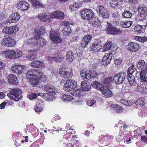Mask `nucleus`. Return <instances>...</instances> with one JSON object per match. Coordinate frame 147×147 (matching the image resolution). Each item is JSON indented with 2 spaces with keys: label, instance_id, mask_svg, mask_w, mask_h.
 I'll use <instances>...</instances> for the list:
<instances>
[{
  "label": "nucleus",
  "instance_id": "obj_1",
  "mask_svg": "<svg viewBox=\"0 0 147 147\" xmlns=\"http://www.w3.org/2000/svg\"><path fill=\"white\" fill-rule=\"evenodd\" d=\"M43 89L49 92L48 93L43 94L42 97L44 99L49 101H52L55 99L56 95L59 92L57 88L53 85L47 84L44 86Z\"/></svg>",
  "mask_w": 147,
  "mask_h": 147
},
{
  "label": "nucleus",
  "instance_id": "obj_2",
  "mask_svg": "<svg viewBox=\"0 0 147 147\" xmlns=\"http://www.w3.org/2000/svg\"><path fill=\"white\" fill-rule=\"evenodd\" d=\"M77 82L73 80H67L64 84L63 88L67 92L71 91L77 86Z\"/></svg>",
  "mask_w": 147,
  "mask_h": 147
},
{
  "label": "nucleus",
  "instance_id": "obj_3",
  "mask_svg": "<svg viewBox=\"0 0 147 147\" xmlns=\"http://www.w3.org/2000/svg\"><path fill=\"white\" fill-rule=\"evenodd\" d=\"M22 93V91L18 88L12 89L7 94V96L11 99L15 101H18L19 96Z\"/></svg>",
  "mask_w": 147,
  "mask_h": 147
},
{
  "label": "nucleus",
  "instance_id": "obj_4",
  "mask_svg": "<svg viewBox=\"0 0 147 147\" xmlns=\"http://www.w3.org/2000/svg\"><path fill=\"white\" fill-rule=\"evenodd\" d=\"M16 44L15 40L11 37H4L1 41V45L7 47H13Z\"/></svg>",
  "mask_w": 147,
  "mask_h": 147
},
{
  "label": "nucleus",
  "instance_id": "obj_5",
  "mask_svg": "<svg viewBox=\"0 0 147 147\" xmlns=\"http://www.w3.org/2000/svg\"><path fill=\"white\" fill-rule=\"evenodd\" d=\"M80 14L82 18L84 19L90 20L94 16V13L89 9L82 10Z\"/></svg>",
  "mask_w": 147,
  "mask_h": 147
},
{
  "label": "nucleus",
  "instance_id": "obj_6",
  "mask_svg": "<svg viewBox=\"0 0 147 147\" xmlns=\"http://www.w3.org/2000/svg\"><path fill=\"white\" fill-rule=\"evenodd\" d=\"M18 28L17 25L10 27H6L3 29V32L5 34H14L18 31Z\"/></svg>",
  "mask_w": 147,
  "mask_h": 147
},
{
  "label": "nucleus",
  "instance_id": "obj_7",
  "mask_svg": "<svg viewBox=\"0 0 147 147\" xmlns=\"http://www.w3.org/2000/svg\"><path fill=\"white\" fill-rule=\"evenodd\" d=\"M106 31L108 34L111 35L120 34L122 32L121 30L113 27L111 24L108 23Z\"/></svg>",
  "mask_w": 147,
  "mask_h": 147
},
{
  "label": "nucleus",
  "instance_id": "obj_8",
  "mask_svg": "<svg viewBox=\"0 0 147 147\" xmlns=\"http://www.w3.org/2000/svg\"><path fill=\"white\" fill-rule=\"evenodd\" d=\"M126 77V74L124 72H121L117 74L113 78L114 82L116 84L122 83Z\"/></svg>",
  "mask_w": 147,
  "mask_h": 147
},
{
  "label": "nucleus",
  "instance_id": "obj_9",
  "mask_svg": "<svg viewBox=\"0 0 147 147\" xmlns=\"http://www.w3.org/2000/svg\"><path fill=\"white\" fill-rule=\"evenodd\" d=\"M96 10L99 16L104 18H106L109 16L108 12L102 5H99L98 6Z\"/></svg>",
  "mask_w": 147,
  "mask_h": 147
},
{
  "label": "nucleus",
  "instance_id": "obj_10",
  "mask_svg": "<svg viewBox=\"0 0 147 147\" xmlns=\"http://www.w3.org/2000/svg\"><path fill=\"white\" fill-rule=\"evenodd\" d=\"M36 42L33 45L34 47L36 48H42L45 45L47 42L44 38L40 37H38V38L36 37Z\"/></svg>",
  "mask_w": 147,
  "mask_h": 147
},
{
  "label": "nucleus",
  "instance_id": "obj_11",
  "mask_svg": "<svg viewBox=\"0 0 147 147\" xmlns=\"http://www.w3.org/2000/svg\"><path fill=\"white\" fill-rule=\"evenodd\" d=\"M50 39L53 43H59L62 41V39L55 32L51 30L50 33Z\"/></svg>",
  "mask_w": 147,
  "mask_h": 147
},
{
  "label": "nucleus",
  "instance_id": "obj_12",
  "mask_svg": "<svg viewBox=\"0 0 147 147\" xmlns=\"http://www.w3.org/2000/svg\"><path fill=\"white\" fill-rule=\"evenodd\" d=\"M15 50H8L2 52L1 54L6 58L13 59L16 58Z\"/></svg>",
  "mask_w": 147,
  "mask_h": 147
},
{
  "label": "nucleus",
  "instance_id": "obj_13",
  "mask_svg": "<svg viewBox=\"0 0 147 147\" xmlns=\"http://www.w3.org/2000/svg\"><path fill=\"white\" fill-rule=\"evenodd\" d=\"M113 55L111 53H106L103 57L101 62L102 64L104 66H106L109 63L112 59Z\"/></svg>",
  "mask_w": 147,
  "mask_h": 147
},
{
  "label": "nucleus",
  "instance_id": "obj_14",
  "mask_svg": "<svg viewBox=\"0 0 147 147\" xmlns=\"http://www.w3.org/2000/svg\"><path fill=\"white\" fill-rule=\"evenodd\" d=\"M139 45L137 43L134 42H130L127 46V50L131 52H135L138 50Z\"/></svg>",
  "mask_w": 147,
  "mask_h": 147
},
{
  "label": "nucleus",
  "instance_id": "obj_15",
  "mask_svg": "<svg viewBox=\"0 0 147 147\" xmlns=\"http://www.w3.org/2000/svg\"><path fill=\"white\" fill-rule=\"evenodd\" d=\"M33 69L28 71L26 74L27 78L34 85H37L39 83V80L37 79H34V78L32 77L33 75Z\"/></svg>",
  "mask_w": 147,
  "mask_h": 147
},
{
  "label": "nucleus",
  "instance_id": "obj_16",
  "mask_svg": "<svg viewBox=\"0 0 147 147\" xmlns=\"http://www.w3.org/2000/svg\"><path fill=\"white\" fill-rule=\"evenodd\" d=\"M17 6L18 9L23 11H26L30 8L29 4L25 1L19 2Z\"/></svg>",
  "mask_w": 147,
  "mask_h": 147
},
{
  "label": "nucleus",
  "instance_id": "obj_17",
  "mask_svg": "<svg viewBox=\"0 0 147 147\" xmlns=\"http://www.w3.org/2000/svg\"><path fill=\"white\" fill-rule=\"evenodd\" d=\"M20 18V16L18 13H13L6 20V23H11L18 21Z\"/></svg>",
  "mask_w": 147,
  "mask_h": 147
},
{
  "label": "nucleus",
  "instance_id": "obj_18",
  "mask_svg": "<svg viewBox=\"0 0 147 147\" xmlns=\"http://www.w3.org/2000/svg\"><path fill=\"white\" fill-rule=\"evenodd\" d=\"M51 16L53 18H55L59 20L63 19L65 17L64 13L61 11H55L51 13Z\"/></svg>",
  "mask_w": 147,
  "mask_h": 147
},
{
  "label": "nucleus",
  "instance_id": "obj_19",
  "mask_svg": "<svg viewBox=\"0 0 147 147\" xmlns=\"http://www.w3.org/2000/svg\"><path fill=\"white\" fill-rule=\"evenodd\" d=\"M38 19L41 21L45 22L48 21L51 22L52 20V18L51 15H45L44 14L39 15L37 16Z\"/></svg>",
  "mask_w": 147,
  "mask_h": 147
},
{
  "label": "nucleus",
  "instance_id": "obj_20",
  "mask_svg": "<svg viewBox=\"0 0 147 147\" xmlns=\"http://www.w3.org/2000/svg\"><path fill=\"white\" fill-rule=\"evenodd\" d=\"M9 82L11 84L16 85L18 83V81L17 77L13 74H11L7 77Z\"/></svg>",
  "mask_w": 147,
  "mask_h": 147
},
{
  "label": "nucleus",
  "instance_id": "obj_21",
  "mask_svg": "<svg viewBox=\"0 0 147 147\" xmlns=\"http://www.w3.org/2000/svg\"><path fill=\"white\" fill-rule=\"evenodd\" d=\"M92 36L90 35L85 36L82 39L81 45L83 47H85L90 42L92 39Z\"/></svg>",
  "mask_w": 147,
  "mask_h": 147
},
{
  "label": "nucleus",
  "instance_id": "obj_22",
  "mask_svg": "<svg viewBox=\"0 0 147 147\" xmlns=\"http://www.w3.org/2000/svg\"><path fill=\"white\" fill-rule=\"evenodd\" d=\"M30 65L32 67L37 68H42L45 67V65L43 62L38 60L32 62Z\"/></svg>",
  "mask_w": 147,
  "mask_h": 147
},
{
  "label": "nucleus",
  "instance_id": "obj_23",
  "mask_svg": "<svg viewBox=\"0 0 147 147\" xmlns=\"http://www.w3.org/2000/svg\"><path fill=\"white\" fill-rule=\"evenodd\" d=\"M108 88L105 86L102 90L101 91L102 94L106 98L111 97L113 95L112 92Z\"/></svg>",
  "mask_w": 147,
  "mask_h": 147
},
{
  "label": "nucleus",
  "instance_id": "obj_24",
  "mask_svg": "<svg viewBox=\"0 0 147 147\" xmlns=\"http://www.w3.org/2000/svg\"><path fill=\"white\" fill-rule=\"evenodd\" d=\"M71 71V70L70 72L68 71L67 70L65 69L63 71H60L59 74L63 77L67 78H71L73 75Z\"/></svg>",
  "mask_w": 147,
  "mask_h": 147
},
{
  "label": "nucleus",
  "instance_id": "obj_25",
  "mask_svg": "<svg viewBox=\"0 0 147 147\" xmlns=\"http://www.w3.org/2000/svg\"><path fill=\"white\" fill-rule=\"evenodd\" d=\"M43 105L42 100L41 99L39 100L35 107L34 109L36 113H38L39 112L42 111Z\"/></svg>",
  "mask_w": 147,
  "mask_h": 147
},
{
  "label": "nucleus",
  "instance_id": "obj_26",
  "mask_svg": "<svg viewBox=\"0 0 147 147\" xmlns=\"http://www.w3.org/2000/svg\"><path fill=\"white\" fill-rule=\"evenodd\" d=\"M91 88V85L87 82L82 81L81 83V88L82 91H88Z\"/></svg>",
  "mask_w": 147,
  "mask_h": 147
},
{
  "label": "nucleus",
  "instance_id": "obj_27",
  "mask_svg": "<svg viewBox=\"0 0 147 147\" xmlns=\"http://www.w3.org/2000/svg\"><path fill=\"white\" fill-rule=\"evenodd\" d=\"M80 76L82 79L86 82L88 80H89L91 78L90 74L85 72L84 71L82 70L80 72Z\"/></svg>",
  "mask_w": 147,
  "mask_h": 147
},
{
  "label": "nucleus",
  "instance_id": "obj_28",
  "mask_svg": "<svg viewBox=\"0 0 147 147\" xmlns=\"http://www.w3.org/2000/svg\"><path fill=\"white\" fill-rule=\"evenodd\" d=\"M92 85L93 87L100 91L102 90L104 87L102 84L97 81L92 83Z\"/></svg>",
  "mask_w": 147,
  "mask_h": 147
},
{
  "label": "nucleus",
  "instance_id": "obj_29",
  "mask_svg": "<svg viewBox=\"0 0 147 147\" xmlns=\"http://www.w3.org/2000/svg\"><path fill=\"white\" fill-rule=\"evenodd\" d=\"M90 21V24L95 27H98L100 24V21L97 18L93 17Z\"/></svg>",
  "mask_w": 147,
  "mask_h": 147
},
{
  "label": "nucleus",
  "instance_id": "obj_30",
  "mask_svg": "<svg viewBox=\"0 0 147 147\" xmlns=\"http://www.w3.org/2000/svg\"><path fill=\"white\" fill-rule=\"evenodd\" d=\"M147 73V71L144 70L141 71L140 73V79L141 82L146 81L147 83V76L146 77Z\"/></svg>",
  "mask_w": 147,
  "mask_h": 147
},
{
  "label": "nucleus",
  "instance_id": "obj_31",
  "mask_svg": "<svg viewBox=\"0 0 147 147\" xmlns=\"http://www.w3.org/2000/svg\"><path fill=\"white\" fill-rule=\"evenodd\" d=\"M82 5V4L81 3H74L70 5L69 8L71 11H76L79 7H80Z\"/></svg>",
  "mask_w": 147,
  "mask_h": 147
},
{
  "label": "nucleus",
  "instance_id": "obj_32",
  "mask_svg": "<svg viewBox=\"0 0 147 147\" xmlns=\"http://www.w3.org/2000/svg\"><path fill=\"white\" fill-rule=\"evenodd\" d=\"M135 103L139 107H142L145 104V100L144 97L139 98L137 99Z\"/></svg>",
  "mask_w": 147,
  "mask_h": 147
},
{
  "label": "nucleus",
  "instance_id": "obj_33",
  "mask_svg": "<svg viewBox=\"0 0 147 147\" xmlns=\"http://www.w3.org/2000/svg\"><path fill=\"white\" fill-rule=\"evenodd\" d=\"M33 76H32V78H34V79H37V80H39V78H40V76H41L42 75V73L40 71L35 69H33Z\"/></svg>",
  "mask_w": 147,
  "mask_h": 147
},
{
  "label": "nucleus",
  "instance_id": "obj_34",
  "mask_svg": "<svg viewBox=\"0 0 147 147\" xmlns=\"http://www.w3.org/2000/svg\"><path fill=\"white\" fill-rule=\"evenodd\" d=\"M127 78L131 85L134 86L136 85L135 77L133 74L127 75Z\"/></svg>",
  "mask_w": 147,
  "mask_h": 147
},
{
  "label": "nucleus",
  "instance_id": "obj_35",
  "mask_svg": "<svg viewBox=\"0 0 147 147\" xmlns=\"http://www.w3.org/2000/svg\"><path fill=\"white\" fill-rule=\"evenodd\" d=\"M111 107L117 113H120L123 111V108L121 106L117 104H113Z\"/></svg>",
  "mask_w": 147,
  "mask_h": 147
},
{
  "label": "nucleus",
  "instance_id": "obj_36",
  "mask_svg": "<svg viewBox=\"0 0 147 147\" xmlns=\"http://www.w3.org/2000/svg\"><path fill=\"white\" fill-rule=\"evenodd\" d=\"M101 48V46L94 42L91 47V49L94 52H97L100 50Z\"/></svg>",
  "mask_w": 147,
  "mask_h": 147
},
{
  "label": "nucleus",
  "instance_id": "obj_37",
  "mask_svg": "<svg viewBox=\"0 0 147 147\" xmlns=\"http://www.w3.org/2000/svg\"><path fill=\"white\" fill-rule=\"evenodd\" d=\"M62 100L65 102H68L72 101L73 100V97L70 95L63 94L62 96Z\"/></svg>",
  "mask_w": 147,
  "mask_h": 147
},
{
  "label": "nucleus",
  "instance_id": "obj_38",
  "mask_svg": "<svg viewBox=\"0 0 147 147\" xmlns=\"http://www.w3.org/2000/svg\"><path fill=\"white\" fill-rule=\"evenodd\" d=\"M120 24L121 26L123 28H127L130 27L132 24L131 21H121Z\"/></svg>",
  "mask_w": 147,
  "mask_h": 147
},
{
  "label": "nucleus",
  "instance_id": "obj_39",
  "mask_svg": "<svg viewBox=\"0 0 147 147\" xmlns=\"http://www.w3.org/2000/svg\"><path fill=\"white\" fill-rule=\"evenodd\" d=\"M29 1L32 5L35 7L39 6L40 7L43 8L44 6L42 3L36 0H29Z\"/></svg>",
  "mask_w": 147,
  "mask_h": 147
},
{
  "label": "nucleus",
  "instance_id": "obj_40",
  "mask_svg": "<svg viewBox=\"0 0 147 147\" xmlns=\"http://www.w3.org/2000/svg\"><path fill=\"white\" fill-rule=\"evenodd\" d=\"M74 58L73 53L71 51L67 52L66 54V60L69 62H71Z\"/></svg>",
  "mask_w": 147,
  "mask_h": 147
},
{
  "label": "nucleus",
  "instance_id": "obj_41",
  "mask_svg": "<svg viewBox=\"0 0 147 147\" xmlns=\"http://www.w3.org/2000/svg\"><path fill=\"white\" fill-rule=\"evenodd\" d=\"M145 26H141L139 25H138L134 27V30L138 33H141L143 32L144 31V28H145Z\"/></svg>",
  "mask_w": 147,
  "mask_h": 147
},
{
  "label": "nucleus",
  "instance_id": "obj_42",
  "mask_svg": "<svg viewBox=\"0 0 147 147\" xmlns=\"http://www.w3.org/2000/svg\"><path fill=\"white\" fill-rule=\"evenodd\" d=\"M113 80L112 77H108L105 79L103 81V84L105 86L107 87H109L110 85V84L111 82Z\"/></svg>",
  "mask_w": 147,
  "mask_h": 147
},
{
  "label": "nucleus",
  "instance_id": "obj_43",
  "mask_svg": "<svg viewBox=\"0 0 147 147\" xmlns=\"http://www.w3.org/2000/svg\"><path fill=\"white\" fill-rule=\"evenodd\" d=\"M71 32V27L69 26H65L63 30V33L64 35L68 36Z\"/></svg>",
  "mask_w": 147,
  "mask_h": 147
},
{
  "label": "nucleus",
  "instance_id": "obj_44",
  "mask_svg": "<svg viewBox=\"0 0 147 147\" xmlns=\"http://www.w3.org/2000/svg\"><path fill=\"white\" fill-rule=\"evenodd\" d=\"M145 61L144 60H139L138 62L137 68L139 70H141L144 67L145 65Z\"/></svg>",
  "mask_w": 147,
  "mask_h": 147
},
{
  "label": "nucleus",
  "instance_id": "obj_45",
  "mask_svg": "<svg viewBox=\"0 0 147 147\" xmlns=\"http://www.w3.org/2000/svg\"><path fill=\"white\" fill-rule=\"evenodd\" d=\"M112 46V43L110 41L107 42V43L105 44L103 47L104 52H105L110 49Z\"/></svg>",
  "mask_w": 147,
  "mask_h": 147
},
{
  "label": "nucleus",
  "instance_id": "obj_46",
  "mask_svg": "<svg viewBox=\"0 0 147 147\" xmlns=\"http://www.w3.org/2000/svg\"><path fill=\"white\" fill-rule=\"evenodd\" d=\"M136 70L135 67L134 65L131 64L127 70V75L132 74Z\"/></svg>",
  "mask_w": 147,
  "mask_h": 147
},
{
  "label": "nucleus",
  "instance_id": "obj_47",
  "mask_svg": "<svg viewBox=\"0 0 147 147\" xmlns=\"http://www.w3.org/2000/svg\"><path fill=\"white\" fill-rule=\"evenodd\" d=\"M36 37L33 38L28 39L27 40V42L25 43V44H27L28 45H31L32 47H34L33 45V44H35V43L36 42Z\"/></svg>",
  "mask_w": 147,
  "mask_h": 147
},
{
  "label": "nucleus",
  "instance_id": "obj_48",
  "mask_svg": "<svg viewBox=\"0 0 147 147\" xmlns=\"http://www.w3.org/2000/svg\"><path fill=\"white\" fill-rule=\"evenodd\" d=\"M124 17L127 18H129L132 17V14L129 11L125 10L122 14Z\"/></svg>",
  "mask_w": 147,
  "mask_h": 147
},
{
  "label": "nucleus",
  "instance_id": "obj_49",
  "mask_svg": "<svg viewBox=\"0 0 147 147\" xmlns=\"http://www.w3.org/2000/svg\"><path fill=\"white\" fill-rule=\"evenodd\" d=\"M82 93V92L81 90L78 89L76 90L73 91H72L71 94L74 96H80Z\"/></svg>",
  "mask_w": 147,
  "mask_h": 147
},
{
  "label": "nucleus",
  "instance_id": "obj_50",
  "mask_svg": "<svg viewBox=\"0 0 147 147\" xmlns=\"http://www.w3.org/2000/svg\"><path fill=\"white\" fill-rule=\"evenodd\" d=\"M19 65L16 64H13L11 67V71L14 73L17 74L18 70Z\"/></svg>",
  "mask_w": 147,
  "mask_h": 147
},
{
  "label": "nucleus",
  "instance_id": "obj_51",
  "mask_svg": "<svg viewBox=\"0 0 147 147\" xmlns=\"http://www.w3.org/2000/svg\"><path fill=\"white\" fill-rule=\"evenodd\" d=\"M26 57L28 60L32 61L33 60L37 58V56L36 54H34L29 55L26 56Z\"/></svg>",
  "mask_w": 147,
  "mask_h": 147
},
{
  "label": "nucleus",
  "instance_id": "obj_52",
  "mask_svg": "<svg viewBox=\"0 0 147 147\" xmlns=\"http://www.w3.org/2000/svg\"><path fill=\"white\" fill-rule=\"evenodd\" d=\"M138 11L140 14H143L147 12V9L145 7H141L139 9Z\"/></svg>",
  "mask_w": 147,
  "mask_h": 147
},
{
  "label": "nucleus",
  "instance_id": "obj_53",
  "mask_svg": "<svg viewBox=\"0 0 147 147\" xmlns=\"http://www.w3.org/2000/svg\"><path fill=\"white\" fill-rule=\"evenodd\" d=\"M26 69V67L24 65H19L18 70L17 74H21L23 73Z\"/></svg>",
  "mask_w": 147,
  "mask_h": 147
},
{
  "label": "nucleus",
  "instance_id": "obj_54",
  "mask_svg": "<svg viewBox=\"0 0 147 147\" xmlns=\"http://www.w3.org/2000/svg\"><path fill=\"white\" fill-rule=\"evenodd\" d=\"M15 51L16 58H20L23 56V53L21 50H15Z\"/></svg>",
  "mask_w": 147,
  "mask_h": 147
},
{
  "label": "nucleus",
  "instance_id": "obj_55",
  "mask_svg": "<svg viewBox=\"0 0 147 147\" xmlns=\"http://www.w3.org/2000/svg\"><path fill=\"white\" fill-rule=\"evenodd\" d=\"M138 113L140 117H143L147 115V111L143 109L142 110H139Z\"/></svg>",
  "mask_w": 147,
  "mask_h": 147
},
{
  "label": "nucleus",
  "instance_id": "obj_56",
  "mask_svg": "<svg viewBox=\"0 0 147 147\" xmlns=\"http://www.w3.org/2000/svg\"><path fill=\"white\" fill-rule=\"evenodd\" d=\"M34 35L35 36V37H37L38 38V37H40L39 36L41 34L40 32L39 29V28H38L37 27H36L35 28V31L34 32Z\"/></svg>",
  "mask_w": 147,
  "mask_h": 147
},
{
  "label": "nucleus",
  "instance_id": "obj_57",
  "mask_svg": "<svg viewBox=\"0 0 147 147\" xmlns=\"http://www.w3.org/2000/svg\"><path fill=\"white\" fill-rule=\"evenodd\" d=\"M118 0H112L110 2V4L112 7L115 8L118 5Z\"/></svg>",
  "mask_w": 147,
  "mask_h": 147
},
{
  "label": "nucleus",
  "instance_id": "obj_58",
  "mask_svg": "<svg viewBox=\"0 0 147 147\" xmlns=\"http://www.w3.org/2000/svg\"><path fill=\"white\" fill-rule=\"evenodd\" d=\"M39 83H40L41 82H44L45 81H46L47 80V77L46 75H45L43 74V73H42V75L41 76H40V78H39Z\"/></svg>",
  "mask_w": 147,
  "mask_h": 147
},
{
  "label": "nucleus",
  "instance_id": "obj_59",
  "mask_svg": "<svg viewBox=\"0 0 147 147\" xmlns=\"http://www.w3.org/2000/svg\"><path fill=\"white\" fill-rule=\"evenodd\" d=\"M48 59L49 61L51 62H53L54 61H60L61 60L58 57L56 58L53 57H49Z\"/></svg>",
  "mask_w": 147,
  "mask_h": 147
},
{
  "label": "nucleus",
  "instance_id": "obj_60",
  "mask_svg": "<svg viewBox=\"0 0 147 147\" xmlns=\"http://www.w3.org/2000/svg\"><path fill=\"white\" fill-rule=\"evenodd\" d=\"M96 101L95 100H92L88 102L87 104L88 106L92 107L94 105H96Z\"/></svg>",
  "mask_w": 147,
  "mask_h": 147
},
{
  "label": "nucleus",
  "instance_id": "obj_61",
  "mask_svg": "<svg viewBox=\"0 0 147 147\" xmlns=\"http://www.w3.org/2000/svg\"><path fill=\"white\" fill-rule=\"evenodd\" d=\"M134 101L133 100H125L123 104L126 105L130 106L134 104Z\"/></svg>",
  "mask_w": 147,
  "mask_h": 147
},
{
  "label": "nucleus",
  "instance_id": "obj_62",
  "mask_svg": "<svg viewBox=\"0 0 147 147\" xmlns=\"http://www.w3.org/2000/svg\"><path fill=\"white\" fill-rule=\"evenodd\" d=\"M37 94L35 93H32L28 96V98L31 100H33L37 97Z\"/></svg>",
  "mask_w": 147,
  "mask_h": 147
},
{
  "label": "nucleus",
  "instance_id": "obj_63",
  "mask_svg": "<svg viewBox=\"0 0 147 147\" xmlns=\"http://www.w3.org/2000/svg\"><path fill=\"white\" fill-rule=\"evenodd\" d=\"M122 62V59L121 58H119L116 59L114 61L115 64L117 65H119L121 64Z\"/></svg>",
  "mask_w": 147,
  "mask_h": 147
},
{
  "label": "nucleus",
  "instance_id": "obj_64",
  "mask_svg": "<svg viewBox=\"0 0 147 147\" xmlns=\"http://www.w3.org/2000/svg\"><path fill=\"white\" fill-rule=\"evenodd\" d=\"M91 77H92L93 78H95L97 76L98 73L96 72V71L94 70L93 71H92L91 72Z\"/></svg>",
  "mask_w": 147,
  "mask_h": 147
}]
</instances>
